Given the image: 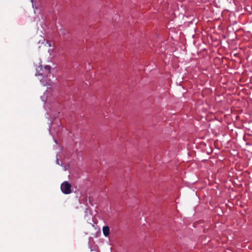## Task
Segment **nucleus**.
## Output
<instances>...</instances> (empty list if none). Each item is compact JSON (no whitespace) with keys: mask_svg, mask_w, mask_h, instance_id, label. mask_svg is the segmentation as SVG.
I'll return each instance as SVG.
<instances>
[{"mask_svg":"<svg viewBox=\"0 0 252 252\" xmlns=\"http://www.w3.org/2000/svg\"><path fill=\"white\" fill-rule=\"evenodd\" d=\"M51 67L49 65H45L44 66H39L36 68V76H41L39 79L41 82L43 83H48L50 81V79L48 78V75L51 73Z\"/></svg>","mask_w":252,"mask_h":252,"instance_id":"f257e3e1","label":"nucleus"},{"mask_svg":"<svg viewBox=\"0 0 252 252\" xmlns=\"http://www.w3.org/2000/svg\"><path fill=\"white\" fill-rule=\"evenodd\" d=\"M71 185L67 181L63 182L61 185V189L63 193L68 194L71 193Z\"/></svg>","mask_w":252,"mask_h":252,"instance_id":"f03ea898","label":"nucleus"},{"mask_svg":"<svg viewBox=\"0 0 252 252\" xmlns=\"http://www.w3.org/2000/svg\"><path fill=\"white\" fill-rule=\"evenodd\" d=\"M102 231H103V235L105 237L108 236L109 235V233H110V229H109V226H103L102 228Z\"/></svg>","mask_w":252,"mask_h":252,"instance_id":"7ed1b4c3","label":"nucleus"},{"mask_svg":"<svg viewBox=\"0 0 252 252\" xmlns=\"http://www.w3.org/2000/svg\"><path fill=\"white\" fill-rule=\"evenodd\" d=\"M57 163L59 165H60L59 159L58 158H57Z\"/></svg>","mask_w":252,"mask_h":252,"instance_id":"20e7f679","label":"nucleus"}]
</instances>
